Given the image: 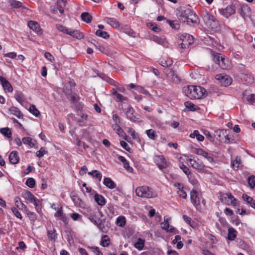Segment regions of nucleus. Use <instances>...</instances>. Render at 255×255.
Masks as SVG:
<instances>
[{
    "instance_id": "obj_1",
    "label": "nucleus",
    "mask_w": 255,
    "mask_h": 255,
    "mask_svg": "<svg viewBox=\"0 0 255 255\" xmlns=\"http://www.w3.org/2000/svg\"><path fill=\"white\" fill-rule=\"evenodd\" d=\"M179 20L182 22H187L188 24H197L198 18L190 8H181L177 13Z\"/></svg>"
},
{
    "instance_id": "obj_2",
    "label": "nucleus",
    "mask_w": 255,
    "mask_h": 255,
    "mask_svg": "<svg viewBox=\"0 0 255 255\" xmlns=\"http://www.w3.org/2000/svg\"><path fill=\"white\" fill-rule=\"evenodd\" d=\"M183 92L191 99H201L206 90L201 86L189 85L183 88Z\"/></svg>"
},
{
    "instance_id": "obj_3",
    "label": "nucleus",
    "mask_w": 255,
    "mask_h": 255,
    "mask_svg": "<svg viewBox=\"0 0 255 255\" xmlns=\"http://www.w3.org/2000/svg\"><path fill=\"white\" fill-rule=\"evenodd\" d=\"M135 193L138 197L147 198L155 197L157 195L151 188L146 186L137 187L135 190Z\"/></svg>"
},
{
    "instance_id": "obj_4",
    "label": "nucleus",
    "mask_w": 255,
    "mask_h": 255,
    "mask_svg": "<svg viewBox=\"0 0 255 255\" xmlns=\"http://www.w3.org/2000/svg\"><path fill=\"white\" fill-rule=\"evenodd\" d=\"M154 161L158 168L162 170L169 166V163L167 162L162 155H156L154 157Z\"/></svg>"
},
{
    "instance_id": "obj_5",
    "label": "nucleus",
    "mask_w": 255,
    "mask_h": 255,
    "mask_svg": "<svg viewBox=\"0 0 255 255\" xmlns=\"http://www.w3.org/2000/svg\"><path fill=\"white\" fill-rule=\"evenodd\" d=\"M97 224H95L99 230L103 233H107L110 228V223L105 219L103 220L98 219Z\"/></svg>"
},
{
    "instance_id": "obj_6",
    "label": "nucleus",
    "mask_w": 255,
    "mask_h": 255,
    "mask_svg": "<svg viewBox=\"0 0 255 255\" xmlns=\"http://www.w3.org/2000/svg\"><path fill=\"white\" fill-rule=\"evenodd\" d=\"M219 11L221 15L228 18L235 13V5L233 4L229 5L226 8L220 9Z\"/></svg>"
},
{
    "instance_id": "obj_7",
    "label": "nucleus",
    "mask_w": 255,
    "mask_h": 255,
    "mask_svg": "<svg viewBox=\"0 0 255 255\" xmlns=\"http://www.w3.org/2000/svg\"><path fill=\"white\" fill-rule=\"evenodd\" d=\"M221 199L222 201L228 205L236 206V205L237 200L230 193H227L222 195L221 196Z\"/></svg>"
},
{
    "instance_id": "obj_8",
    "label": "nucleus",
    "mask_w": 255,
    "mask_h": 255,
    "mask_svg": "<svg viewBox=\"0 0 255 255\" xmlns=\"http://www.w3.org/2000/svg\"><path fill=\"white\" fill-rule=\"evenodd\" d=\"M238 12L246 20L251 16V8L247 5H243L241 6Z\"/></svg>"
},
{
    "instance_id": "obj_9",
    "label": "nucleus",
    "mask_w": 255,
    "mask_h": 255,
    "mask_svg": "<svg viewBox=\"0 0 255 255\" xmlns=\"http://www.w3.org/2000/svg\"><path fill=\"white\" fill-rule=\"evenodd\" d=\"M190 198L191 202L194 205L197 209H198L200 205V197L198 195L196 190H193L190 192Z\"/></svg>"
},
{
    "instance_id": "obj_10",
    "label": "nucleus",
    "mask_w": 255,
    "mask_h": 255,
    "mask_svg": "<svg viewBox=\"0 0 255 255\" xmlns=\"http://www.w3.org/2000/svg\"><path fill=\"white\" fill-rule=\"evenodd\" d=\"M0 82L4 91L8 92H12L13 88L10 83L3 77L0 76Z\"/></svg>"
},
{
    "instance_id": "obj_11",
    "label": "nucleus",
    "mask_w": 255,
    "mask_h": 255,
    "mask_svg": "<svg viewBox=\"0 0 255 255\" xmlns=\"http://www.w3.org/2000/svg\"><path fill=\"white\" fill-rule=\"evenodd\" d=\"M196 153L198 155H201L206 158L210 162H212L214 160L211 154H209L206 151L201 148H196Z\"/></svg>"
},
{
    "instance_id": "obj_12",
    "label": "nucleus",
    "mask_w": 255,
    "mask_h": 255,
    "mask_svg": "<svg viewBox=\"0 0 255 255\" xmlns=\"http://www.w3.org/2000/svg\"><path fill=\"white\" fill-rule=\"evenodd\" d=\"M190 163L191 166L195 169L198 170H202L204 169L205 166L203 165L202 162L200 161L199 160H195V159H189Z\"/></svg>"
},
{
    "instance_id": "obj_13",
    "label": "nucleus",
    "mask_w": 255,
    "mask_h": 255,
    "mask_svg": "<svg viewBox=\"0 0 255 255\" xmlns=\"http://www.w3.org/2000/svg\"><path fill=\"white\" fill-rule=\"evenodd\" d=\"M28 26L37 34H40L42 33L41 29L37 22L34 21H29L28 23Z\"/></svg>"
},
{
    "instance_id": "obj_14",
    "label": "nucleus",
    "mask_w": 255,
    "mask_h": 255,
    "mask_svg": "<svg viewBox=\"0 0 255 255\" xmlns=\"http://www.w3.org/2000/svg\"><path fill=\"white\" fill-rule=\"evenodd\" d=\"M22 196L29 203L35 202L36 198L30 192L27 190L22 192Z\"/></svg>"
},
{
    "instance_id": "obj_15",
    "label": "nucleus",
    "mask_w": 255,
    "mask_h": 255,
    "mask_svg": "<svg viewBox=\"0 0 255 255\" xmlns=\"http://www.w3.org/2000/svg\"><path fill=\"white\" fill-rule=\"evenodd\" d=\"M9 160L13 164H16L19 162V158L17 151H12L10 152L9 155Z\"/></svg>"
},
{
    "instance_id": "obj_16",
    "label": "nucleus",
    "mask_w": 255,
    "mask_h": 255,
    "mask_svg": "<svg viewBox=\"0 0 255 255\" xmlns=\"http://www.w3.org/2000/svg\"><path fill=\"white\" fill-rule=\"evenodd\" d=\"M106 22L113 28H117L120 27V22L116 19L112 17H107L105 19Z\"/></svg>"
},
{
    "instance_id": "obj_17",
    "label": "nucleus",
    "mask_w": 255,
    "mask_h": 255,
    "mask_svg": "<svg viewBox=\"0 0 255 255\" xmlns=\"http://www.w3.org/2000/svg\"><path fill=\"white\" fill-rule=\"evenodd\" d=\"M9 111L11 114L15 116L18 119H22L23 117V115L17 107H11L9 109Z\"/></svg>"
},
{
    "instance_id": "obj_18",
    "label": "nucleus",
    "mask_w": 255,
    "mask_h": 255,
    "mask_svg": "<svg viewBox=\"0 0 255 255\" xmlns=\"http://www.w3.org/2000/svg\"><path fill=\"white\" fill-rule=\"evenodd\" d=\"M118 159L123 163L125 168H126L127 171L130 172L132 171V168L130 166L129 162L124 156L121 155L119 156L118 157Z\"/></svg>"
},
{
    "instance_id": "obj_19",
    "label": "nucleus",
    "mask_w": 255,
    "mask_h": 255,
    "mask_svg": "<svg viewBox=\"0 0 255 255\" xmlns=\"http://www.w3.org/2000/svg\"><path fill=\"white\" fill-rule=\"evenodd\" d=\"M6 2L8 3L10 6L12 8H18L20 7H24L23 3L18 0H6Z\"/></svg>"
},
{
    "instance_id": "obj_20",
    "label": "nucleus",
    "mask_w": 255,
    "mask_h": 255,
    "mask_svg": "<svg viewBox=\"0 0 255 255\" xmlns=\"http://www.w3.org/2000/svg\"><path fill=\"white\" fill-rule=\"evenodd\" d=\"M95 202L100 206H103L106 204V200L105 198L101 195L96 193L94 196Z\"/></svg>"
},
{
    "instance_id": "obj_21",
    "label": "nucleus",
    "mask_w": 255,
    "mask_h": 255,
    "mask_svg": "<svg viewBox=\"0 0 255 255\" xmlns=\"http://www.w3.org/2000/svg\"><path fill=\"white\" fill-rule=\"evenodd\" d=\"M104 184L110 189H114L116 187V184L110 178L105 177L103 181Z\"/></svg>"
},
{
    "instance_id": "obj_22",
    "label": "nucleus",
    "mask_w": 255,
    "mask_h": 255,
    "mask_svg": "<svg viewBox=\"0 0 255 255\" xmlns=\"http://www.w3.org/2000/svg\"><path fill=\"white\" fill-rule=\"evenodd\" d=\"M182 41L187 43L189 46L192 44L194 42V38L189 34H186L185 35H182L181 38Z\"/></svg>"
},
{
    "instance_id": "obj_23",
    "label": "nucleus",
    "mask_w": 255,
    "mask_h": 255,
    "mask_svg": "<svg viewBox=\"0 0 255 255\" xmlns=\"http://www.w3.org/2000/svg\"><path fill=\"white\" fill-rule=\"evenodd\" d=\"M22 141L24 144H28L31 147H34L36 143V141L30 137H23Z\"/></svg>"
},
{
    "instance_id": "obj_24",
    "label": "nucleus",
    "mask_w": 255,
    "mask_h": 255,
    "mask_svg": "<svg viewBox=\"0 0 255 255\" xmlns=\"http://www.w3.org/2000/svg\"><path fill=\"white\" fill-rule=\"evenodd\" d=\"M70 32H68L67 34H69L74 38H76L77 39H81L84 37L83 34L79 30H73L70 28Z\"/></svg>"
},
{
    "instance_id": "obj_25",
    "label": "nucleus",
    "mask_w": 255,
    "mask_h": 255,
    "mask_svg": "<svg viewBox=\"0 0 255 255\" xmlns=\"http://www.w3.org/2000/svg\"><path fill=\"white\" fill-rule=\"evenodd\" d=\"M47 237L49 241L56 240L57 238V234L56 233V230L54 228L50 230H47Z\"/></svg>"
},
{
    "instance_id": "obj_26",
    "label": "nucleus",
    "mask_w": 255,
    "mask_h": 255,
    "mask_svg": "<svg viewBox=\"0 0 255 255\" xmlns=\"http://www.w3.org/2000/svg\"><path fill=\"white\" fill-rule=\"evenodd\" d=\"M134 110L133 109L130 107L128 108L127 112L126 115L128 119H129L131 121L135 122L136 121V117L133 115Z\"/></svg>"
},
{
    "instance_id": "obj_27",
    "label": "nucleus",
    "mask_w": 255,
    "mask_h": 255,
    "mask_svg": "<svg viewBox=\"0 0 255 255\" xmlns=\"http://www.w3.org/2000/svg\"><path fill=\"white\" fill-rule=\"evenodd\" d=\"M237 232L233 228L228 229V239L230 241H233L237 237Z\"/></svg>"
},
{
    "instance_id": "obj_28",
    "label": "nucleus",
    "mask_w": 255,
    "mask_h": 255,
    "mask_svg": "<svg viewBox=\"0 0 255 255\" xmlns=\"http://www.w3.org/2000/svg\"><path fill=\"white\" fill-rule=\"evenodd\" d=\"M88 219L90 220L91 222H92L94 225L97 224V220L100 219L98 218L97 215V213L96 212H91L88 215Z\"/></svg>"
},
{
    "instance_id": "obj_29",
    "label": "nucleus",
    "mask_w": 255,
    "mask_h": 255,
    "mask_svg": "<svg viewBox=\"0 0 255 255\" xmlns=\"http://www.w3.org/2000/svg\"><path fill=\"white\" fill-rule=\"evenodd\" d=\"M14 98L18 103L21 105H22L24 101V96L22 92L20 91H16L14 94Z\"/></svg>"
},
{
    "instance_id": "obj_30",
    "label": "nucleus",
    "mask_w": 255,
    "mask_h": 255,
    "mask_svg": "<svg viewBox=\"0 0 255 255\" xmlns=\"http://www.w3.org/2000/svg\"><path fill=\"white\" fill-rule=\"evenodd\" d=\"M66 6L65 0H58L57 2V7L60 13L63 14L64 12V8Z\"/></svg>"
},
{
    "instance_id": "obj_31",
    "label": "nucleus",
    "mask_w": 255,
    "mask_h": 255,
    "mask_svg": "<svg viewBox=\"0 0 255 255\" xmlns=\"http://www.w3.org/2000/svg\"><path fill=\"white\" fill-rule=\"evenodd\" d=\"M0 132L7 138H11L12 133L8 128H0Z\"/></svg>"
},
{
    "instance_id": "obj_32",
    "label": "nucleus",
    "mask_w": 255,
    "mask_h": 255,
    "mask_svg": "<svg viewBox=\"0 0 255 255\" xmlns=\"http://www.w3.org/2000/svg\"><path fill=\"white\" fill-rule=\"evenodd\" d=\"M211 54L213 61L218 65V63L221 61V58H223V56L221 55V54L213 51H211Z\"/></svg>"
},
{
    "instance_id": "obj_33",
    "label": "nucleus",
    "mask_w": 255,
    "mask_h": 255,
    "mask_svg": "<svg viewBox=\"0 0 255 255\" xmlns=\"http://www.w3.org/2000/svg\"><path fill=\"white\" fill-rule=\"evenodd\" d=\"M190 137L191 138L196 137L197 139L199 141H202L204 139V137L202 135L199 133V132L197 130H195L193 133L190 134Z\"/></svg>"
},
{
    "instance_id": "obj_34",
    "label": "nucleus",
    "mask_w": 255,
    "mask_h": 255,
    "mask_svg": "<svg viewBox=\"0 0 255 255\" xmlns=\"http://www.w3.org/2000/svg\"><path fill=\"white\" fill-rule=\"evenodd\" d=\"M81 17L83 21L87 23L91 22L92 19V15L87 12H83L81 15Z\"/></svg>"
},
{
    "instance_id": "obj_35",
    "label": "nucleus",
    "mask_w": 255,
    "mask_h": 255,
    "mask_svg": "<svg viewBox=\"0 0 255 255\" xmlns=\"http://www.w3.org/2000/svg\"><path fill=\"white\" fill-rule=\"evenodd\" d=\"M218 65L222 69H227L229 67L228 61L226 60L223 57V58H221V61L218 63Z\"/></svg>"
},
{
    "instance_id": "obj_36",
    "label": "nucleus",
    "mask_w": 255,
    "mask_h": 255,
    "mask_svg": "<svg viewBox=\"0 0 255 255\" xmlns=\"http://www.w3.org/2000/svg\"><path fill=\"white\" fill-rule=\"evenodd\" d=\"M88 174L93 176L95 178H98L99 181H101L102 180V175L100 171L97 170H94L88 172Z\"/></svg>"
},
{
    "instance_id": "obj_37",
    "label": "nucleus",
    "mask_w": 255,
    "mask_h": 255,
    "mask_svg": "<svg viewBox=\"0 0 255 255\" xmlns=\"http://www.w3.org/2000/svg\"><path fill=\"white\" fill-rule=\"evenodd\" d=\"M110 243V240L107 235H104L101 239V245L104 247H108Z\"/></svg>"
},
{
    "instance_id": "obj_38",
    "label": "nucleus",
    "mask_w": 255,
    "mask_h": 255,
    "mask_svg": "<svg viewBox=\"0 0 255 255\" xmlns=\"http://www.w3.org/2000/svg\"><path fill=\"white\" fill-rule=\"evenodd\" d=\"M144 240L138 238L137 242L134 244L135 248L140 251L142 250L144 247Z\"/></svg>"
},
{
    "instance_id": "obj_39",
    "label": "nucleus",
    "mask_w": 255,
    "mask_h": 255,
    "mask_svg": "<svg viewBox=\"0 0 255 255\" xmlns=\"http://www.w3.org/2000/svg\"><path fill=\"white\" fill-rule=\"evenodd\" d=\"M232 79L227 76L219 84L223 87L229 86L232 83Z\"/></svg>"
},
{
    "instance_id": "obj_40",
    "label": "nucleus",
    "mask_w": 255,
    "mask_h": 255,
    "mask_svg": "<svg viewBox=\"0 0 255 255\" xmlns=\"http://www.w3.org/2000/svg\"><path fill=\"white\" fill-rule=\"evenodd\" d=\"M204 19L206 20L207 23H209L210 25H211L212 22L215 21V17L209 13H206L204 16Z\"/></svg>"
},
{
    "instance_id": "obj_41",
    "label": "nucleus",
    "mask_w": 255,
    "mask_h": 255,
    "mask_svg": "<svg viewBox=\"0 0 255 255\" xmlns=\"http://www.w3.org/2000/svg\"><path fill=\"white\" fill-rule=\"evenodd\" d=\"M184 105L186 107V108H188L189 110L191 111H196L198 108L197 106L194 105L193 103L189 101L185 102Z\"/></svg>"
},
{
    "instance_id": "obj_42",
    "label": "nucleus",
    "mask_w": 255,
    "mask_h": 255,
    "mask_svg": "<svg viewBox=\"0 0 255 255\" xmlns=\"http://www.w3.org/2000/svg\"><path fill=\"white\" fill-rule=\"evenodd\" d=\"M29 110L31 114H32L36 117H39L40 115L39 111L34 105H31L30 106Z\"/></svg>"
},
{
    "instance_id": "obj_43",
    "label": "nucleus",
    "mask_w": 255,
    "mask_h": 255,
    "mask_svg": "<svg viewBox=\"0 0 255 255\" xmlns=\"http://www.w3.org/2000/svg\"><path fill=\"white\" fill-rule=\"evenodd\" d=\"M113 95H115V99L117 102H123L124 101L127 100V98L124 97L121 94L118 93L117 91H115L113 93Z\"/></svg>"
},
{
    "instance_id": "obj_44",
    "label": "nucleus",
    "mask_w": 255,
    "mask_h": 255,
    "mask_svg": "<svg viewBox=\"0 0 255 255\" xmlns=\"http://www.w3.org/2000/svg\"><path fill=\"white\" fill-rule=\"evenodd\" d=\"M146 133L148 136V137L151 139H155V137L157 136L156 134V132L153 130L152 129H149L146 130Z\"/></svg>"
},
{
    "instance_id": "obj_45",
    "label": "nucleus",
    "mask_w": 255,
    "mask_h": 255,
    "mask_svg": "<svg viewBox=\"0 0 255 255\" xmlns=\"http://www.w3.org/2000/svg\"><path fill=\"white\" fill-rule=\"evenodd\" d=\"M248 183L252 189L255 188V176L251 175L248 178Z\"/></svg>"
},
{
    "instance_id": "obj_46",
    "label": "nucleus",
    "mask_w": 255,
    "mask_h": 255,
    "mask_svg": "<svg viewBox=\"0 0 255 255\" xmlns=\"http://www.w3.org/2000/svg\"><path fill=\"white\" fill-rule=\"evenodd\" d=\"M96 34L97 36L103 37L105 39L108 38L110 36L109 34L107 32L102 31L100 29L96 31Z\"/></svg>"
},
{
    "instance_id": "obj_47",
    "label": "nucleus",
    "mask_w": 255,
    "mask_h": 255,
    "mask_svg": "<svg viewBox=\"0 0 255 255\" xmlns=\"http://www.w3.org/2000/svg\"><path fill=\"white\" fill-rule=\"evenodd\" d=\"M72 199L76 206L79 207H81L82 206L83 202L79 197L76 196H73L72 197Z\"/></svg>"
},
{
    "instance_id": "obj_48",
    "label": "nucleus",
    "mask_w": 255,
    "mask_h": 255,
    "mask_svg": "<svg viewBox=\"0 0 255 255\" xmlns=\"http://www.w3.org/2000/svg\"><path fill=\"white\" fill-rule=\"evenodd\" d=\"M56 27L59 31H61L64 33L68 34V32H70V28H67L62 25L56 24Z\"/></svg>"
},
{
    "instance_id": "obj_49",
    "label": "nucleus",
    "mask_w": 255,
    "mask_h": 255,
    "mask_svg": "<svg viewBox=\"0 0 255 255\" xmlns=\"http://www.w3.org/2000/svg\"><path fill=\"white\" fill-rule=\"evenodd\" d=\"M183 219H184V221L188 225H189L192 227H194L195 225V222L194 221H192L190 217L187 216V215H183Z\"/></svg>"
},
{
    "instance_id": "obj_50",
    "label": "nucleus",
    "mask_w": 255,
    "mask_h": 255,
    "mask_svg": "<svg viewBox=\"0 0 255 255\" xmlns=\"http://www.w3.org/2000/svg\"><path fill=\"white\" fill-rule=\"evenodd\" d=\"M222 135H224V131L223 129H218L215 131L214 136L216 138L220 140Z\"/></svg>"
},
{
    "instance_id": "obj_51",
    "label": "nucleus",
    "mask_w": 255,
    "mask_h": 255,
    "mask_svg": "<svg viewBox=\"0 0 255 255\" xmlns=\"http://www.w3.org/2000/svg\"><path fill=\"white\" fill-rule=\"evenodd\" d=\"M47 151L45 150V148L44 147H42L40 149L37 151L36 154L37 157L40 158L42 157L44 154L47 153Z\"/></svg>"
},
{
    "instance_id": "obj_52",
    "label": "nucleus",
    "mask_w": 255,
    "mask_h": 255,
    "mask_svg": "<svg viewBox=\"0 0 255 255\" xmlns=\"http://www.w3.org/2000/svg\"><path fill=\"white\" fill-rule=\"evenodd\" d=\"M117 224L120 227H123L126 224V219L124 217H119L117 219Z\"/></svg>"
},
{
    "instance_id": "obj_53",
    "label": "nucleus",
    "mask_w": 255,
    "mask_h": 255,
    "mask_svg": "<svg viewBox=\"0 0 255 255\" xmlns=\"http://www.w3.org/2000/svg\"><path fill=\"white\" fill-rule=\"evenodd\" d=\"M26 185L30 188H33L35 185V182L33 178H28L25 182Z\"/></svg>"
},
{
    "instance_id": "obj_54",
    "label": "nucleus",
    "mask_w": 255,
    "mask_h": 255,
    "mask_svg": "<svg viewBox=\"0 0 255 255\" xmlns=\"http://www.w3.org/2000/svg\"><path fill=\"white\" fill-rule=\"evenodd\" d=\"M160 65L164 67L170 66L172 64V61L171 60H162L160 62Z\"/></svg>"
},
{
    "instance_id": "obj_55",
    "label": "nucleus",
    "mask_w": 255,
    "mask_h": 255,
    "mask_svg": "<svg viewBox=\"0 0 255 255\" xmlns=\"http://www.w3.org/2000/svg\"><path fill=\"white\" fill-rule=\"evenodd\" d=\"M152 40L154 42L159 44H164L165 42V39L162 37H160L158 36H154L152 37Z\"/></svg>"
},
{
    "instance_id": "obj_56",
    "label": "nucleus",
    "mask_w": 255,
    "mask_h": 255,
    "mask_svg": "<svg viewBox=\"0 0 255 255\" xmlns=\"http://www.w3.org/2000/svg\"><path fill=\"white\" fill-rule=\"evenodd\" d=\"M246 100L251 104L254 105L255 103V94H252L249 95H248L247 97H246Z\"/></svg>"
},
{
    "instance_id": "obj_57",
    "label": "nucleus",
    "mask_w": 255,
    "mask_h": 255,
    "mask_svg": "<svg viewBox=\"0 0 255 255\" xmlns=\"http://www.w3.org/2000/svg\"><path fill=\"white\" fill-rule=\"evenodd\" d=\"M241 164V159L238 157H237L236 159L232 162L231 165L233 168H238Z\"/></svg>"
},
{
    "instance_id": "obj_58",
    "label": "nucleus",
    "mask_w": 255,
    "mask_h": 255,
    "mask_svg": "<svg viewBox=\"0 0 255 255\" xmlns=\"http://www.w3.org/2000/svg\"><path fill=\"white\" fill-rule=\"evenodd\" d=\"M168 75L169 76H172V80L173 81H174V82H177V81H178L179 80L177 75L175 74L174 71L172 69H170V72L168 73Z\"/></svg>"
},
{
    "instance_id": "obj_59",
    "label": "nucleus",
    "mask_w": 255,
    "mask_h": 255,
    "mask_svg": "<svg viewBox=\"0 0 255 255\" xmlns=\"http://www.w3.org/2000/svg\"><path fill=\"white\" fill-rule=\"evenodd\" d=\"M149 28L155 32H159L161 31L160 27H158L156 24L150 23Z\"/></svg>"
},
{
    "instance_id": "obj_60",
    "label": "nucleus",
    "mask_w": 255,
    "mask_h": 255,
    "mask_svg": "<svg viewBox=\"0 0 255 255\" xmlns=\"http://www.w3.org/2000/svg\"><path fill=\"white\" fill-rule=\"evenodd\" d=\"M11 210H12V212L13 213V214L17 218H19V219L21 220L22 218V217L21 215V214L20 213V212L18 211V210L15 208V207H13L12 209H11Z\"/></svg>"
},
{
    "instance_id": "obj_61",
    "label": "nucleus",
    "mask_w": 255,
    "mask_h": 255,
    "mask_svg": "<svg viewBox=\"0 0 255 255\" xmlns=\"http://www.w3.org/2000/svg\"><path fill=\"white\" fill-rule=\"evenodd\" d=\"M242 198L244 199V200L246 201L250 205L251 204V202H252V201L254 200L252 197L245 194L243 195Z\"/></svg>"
},
{
    "instance_id": "obj_62",
    "label": "nucleus",
    "mask_w": 255,
    "mask_h": 255,
    "mask_svg": "<svg viewBox=\"0 0 255 255\" xmlns=\"http://www.w3.org/2000/svg\"><path fill=\"white\" fill-rule=\"evenodd\" d=\"M180 167L186 175H189V174H190L191 172L189 170V168L186 165H185L183 164H182L181 165H180Z\"/></svg>"
},
{
    "instance_id": "obj_63",
    "label": "nucleus",
    "mask_w": 255,
    "mask_h": 255,
    "mask_svg": "<svg viewBox=\"0 0 255 255\" xmlns=\"http://www.w3.org/2000/svg\"><path fill=\"white\" fill-rule=\"evenodd\" d=\"M90 249L96 255H103L102 253L100 251L99 249L97 247H90Z\"/></svg>"
},
{
    "instance_id": "obj_64",
    "label": "nucleus",
    "mask_w": 255,
    "mask_h": 255,
    "mask_svg": "<svg viewBox=\"0 0 255 255\" xmlns=\"http://www.w3.org/2000/svg\"><path fill=\"white\" fill-rule=\"evenodd\" d=\"M44 56L47 59L51 62H53L55 61V58L49 52H46L44 54Z\"/></svg>"
}]
</instances>
